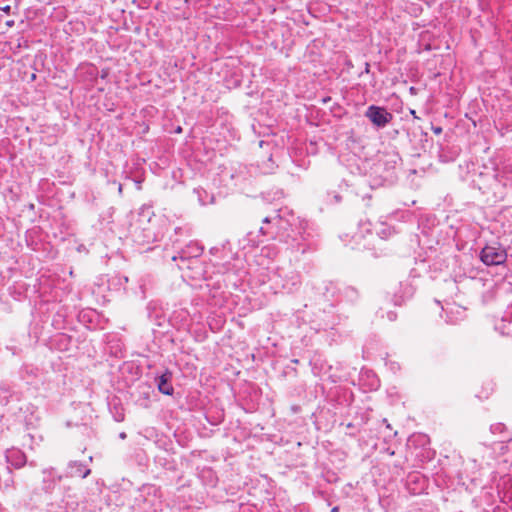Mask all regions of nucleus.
Wrapping results in <instances>:
<instances>
[{"instance_id":"10","label":"nucleus","mask_w":512,"mask_h":512,"mask_svg":"<svg viewBox=\"0 0 512 512\" xmlns=\"http://www.w3.org/2000/svg\"><path fill=\"white\" fill-rule=\"evenodd\" d=\"M342 294L348 301L351 302L356 301L359 297L358 290L353 286L344 287V289L342 290Z\"/></svg>"},{"instance_id":"17","label":"nucleus","mask_w":512,"mask_h":512,"mask_svg":"<svg viewBox=\"0 0 512 512\" xmlns=\"http://www.w3.org/2000/svg\"><path fill=\"white\" fill-rule=\"evenodd\" d=\"M365 73H369L370 72V64L368 62L365 63V70H364Z\"/></svg>"},{"instance_id":"25","label":"nucleus","mask_w":512,"mask_h":512,"mask_svg":"<svg viewBox=\"0 0 512 512\" xmlns=\"http://www.w3.org/2000/svg\"><path fill=\"white\" fill-rule=\"evenodd\" d=\"M414 90H415V88H414V87H411V88H410V91H411L412 93H414Z\"/></svg>"},{"instance_id":"5","label":"nucleus","mask_w":512,"mask_h":512,"mask_svg":"<svg viewBox=\"0 0 512 512\" xmlns=\"http://www.w3.org/2000/svg\"><path fill=\"white\" fill-rule=\"evenodd\" d=\"M203 253V247L197 242H190L184 248L178 252V256H174L172 259L175 261L179 258L182 262H185L192 258H198Z\"/></svg>"},{"instance_id":"2","label":"nucleus","mask_w":512,"mask_h":512,"mask_svg":"<svg viewBox=\"0 0 512 512\" xmlns=\"http://www.w3.org/2000/svg\"><path fill=\"white\" fill-rule=\"evenodd\" d=\"M364 115L377 128L386 127L393 119V114L386 108L376 105H370Z\"/></svg>"},{"instance_id":"9","label":"nucleus","mask_w":512,"mask_h":512,"mask_svg":"<svg viewBox=\"0 0 512 512\" xmlns=\"http://www.w3.org/2000/svg\"><path fill=\"white\" fill-rule=\"evenodd\" d=\"M490 431L493 434H503L501 442L509 441L510 437L506 435V426L503 423H495L490 426Z\"/></svg>"},{"instance_id":"16","label":"nucleus","mask_w":512,"mask_h":512,"mask_svg":"<svg viewBox=\"0 0 512 512\" xmlns=\"http://www.w3.org/2000/svg\"><path fill=\"white\" fill-rule=\"evenodd\" d=\"M433 132L435 134H441L442 133V128L441 127H433Z\"/></svg>"},{"instance_id":"4","label":"nucleus","mask_w":512,"mask_h":512,"mask_svg":"<svg viewBox=\"0 0 512 512\" xmlns=\"http://www.w3.org/2000/svg\"><path fill=\"white\" fill-rule=\"evenodd\" d=\"M390 293L392 294L391 301L394 305L400 306L413 296L414 290L410 284L400 282Z\"/></svg>"},{"instance_id":"6","label":"nucleus","mask_w":512,"mask_h":512,"mask_svg":"<svg viewBox=\"0 0 512 512\" xmlns=\"http://www.w3.org/2000/svg\"><path fill=\"white\" fill-rule=\"evenodd\" d=\"M6 460L16 469L22 468L27 462V458L24 452L16 448L7 451Z\"/></svg>"},{"instance_id":"7","label":"nucleus","mask_w":512,"mask_h":512,"mask_svg":"<svg viewBox=\"0 0 512 512\" xmlns=\"http://www.w3.org/2000/svg\"><path fill=\"white\" fill-rule=\"evenodd\" d=\"M172 373L166 370L162 375L156 378L158 390L165 395H172L174 388L171 384Z\"/></svg>"},{"instance_id":"11","label":"nucleus","mask_w":512,"mask_h":512,"mask_svg":"<svg viewBox=\"0 0 512 512\" xmlns=\"http://www.w3.org/2000/svg\"><path fill=\"white\" fill-rule=\"evenodd\" d=\"M113 414V418L117 422H122L125 419L124 409L119 405H114L113 409L111 410Z\"/></svg>"},{"instance_id":"23","label":"nucleus","mask_w":512,"mask_h":512,"mask_svg":"<svg viewBox=\"0 0 512 512\" xmlns=\"http://www.w3.org/2000/svg\"><path fill=\"white\" fill-rule=\"evenodd\" d=\"M393 317H395V314L394 313H389V318L393 319Z\"/></svg>"},{"instance_id":"24","label":"nucleus","mask_w":512,"mask_h":512,"mask_svg":"<svg viewBox=\"0 0 512 512\" xmlns=\"http://www.w3.org/2000/svg\"><path fill=\"white\" fill-rule=\"evenodd\" d=\"M61 338L64 339V340L68 339L65 335H62Z\"/></svg>"},{"instance_id":"21","label":"nucleus","mask_w":512,"mask_h":512,"mask_svg":"<svg viewBox=\"0 0 512 512\" xmlns=\"http://www.w3.org/2000/svg\"><path fill=\"white\" fill-rule=\"evenodd\" d=\"M383 423L387 425V428H389V427H390V425H389V423H388L387 419H383Z\"/></svg>"},{"instance_id":"3","label":"nucleus","mask_w":512,"mask_h":512,"mask_svg":"<svg viewBox=\"0 0 512 512\" xmlns=\"http://www.w3.org/2000/svg\"><path fill=\"white\" fill-rule=\"evenodd\" d=\"M481 261L487 265H501L505 263L507 259V253L504 249L493 246H485L480 253Z\"/></svg>"},{"instance_id":"22","label":"nucleus","mask_w":512,"mask_h":512,"mask_svg":"<svg viewBox=\"0 0 512 512\" xmlns=\"http://www.w3.org/2000/svg\"><path fill=\"white\" fill-rule=\"evenodd\" d=\"M6 24H7L8 26H12V25L14 24V22H13V21H8Z\"/></svg>"},{"instance_id":"12","label":"nucleus","mask_w":512,"mask_h":512,"mask_svg":"<svg viewBox=\"0 0 512 512\" xmlns=\"http://www.w3.org/2000/svg\"><path fill=\"white\" fill-rule=\"evenodd\" d=\"M272 222H274V223H276V224L280 223V222H281V217H280L279 215H277V216H275V217H273V218L265 217V218L263 219V223H264V224H270V223H272Z\"/></svg>"},{"instance_id":"19","label":"nucleus","mask_w":512,"mask_h":512,"mask_svg":"<svg viewBox=\"0 0 512 512\" xmlns=\"http://www.w3.org/2000/svg\"><path fill=\"white\" fill-rule=\"evenodd\" d=\"M119 437H120L121 439H125V438L127 437V435H126V433H125V432H122V433H120Z\"/></svg>"},{"instance_id":"8","label":"nucleus","mask_w":512,"mask_h":512,"mask_svg":"<svg viewBox=\"0 0 512 512\" xmlns=\"http://www.w3.org/2000/svg\"><path fill=\"white\" fill-rule=\"evenodd\" d=\"M69 470L67 475L70 477L86 478L90 474V469H87L81 462L73 461L69 463Z\"/></svg>"},{"instance_id":"20","label":"nucleus","mask_w":512,"mask_h":512,"mask_svg":"<svg viewBox=\"0 0 512 512\" xmlns=\"http://www.w3.org/2000/svg\"><path fill=\"white\" fill-rule=\"evenodd\" d=\"M339 511V507L338 506H335L332 508L331 512H338Z\"/></svg>"},{"instance_id":"1","label":"nucleus","mask_w":512,"mask_h":512,"mask_svg":"<svg viewBox=\"0 0 512 512\" xmlns=\"http://www.w3.org/2000/svg\"><path fill=\"white\" fill-rule=\"evenodd\" d=\"M130 235L135 244L144 246L157 240L155 227L150 219L139 217L130 225Z\"/></svg>"},{"instance_id":"18","label":"nucleus","mask_w":512,"mask_h":512,"mask_svg":"<svg viewBox=\"0 0 512 512\" xmlns=\"http://www.w3.org/2000/svg\"><path fill=\"white\" fill-rule=\"evenodd\" d=\"M334 199H335L336 202H340L341 201V196L340 195H335Z\"/></svg>"},{"instance_id":"13","label":"nucleus","mask_w":512,"mask_h":512,"mask_svg":"<svg viewBox=\"0 0 512 512\" xmlns=\"http://www.w3.org/2000/svg\"><path fill=\"white\" fill-rule=\"evenodd\" d=\"M239 512H256V509L251 505H241Z\"/></svg>"},{"instance_id":"14","label":"nucleus","mask_w":512,"mask_h":512,"mask_svg":"<svg viewBox=\"0 0 512 512\" xmlns=\"http://www.w3.org/2000/svg\"><path fill=\"white\" fill-rule=\"evenodd\" d=\"M260 232L263 235H271L273 237V231H271L270 229H265L264 227H261Z\"/></svg>"},{"instance_id":"15","label":"nucleus","mask_w":512,"mask_h":512,"mask_svg":"<svg viewBox=\"0 0 512 512\" xmlns=\"http://www.w3.org/2000/svg\"><path fill=\"white\" fill-rule=\"evenodd\" d=\"M0 10H2L4 13L9 14L11 11V6L6 5L4 7H1Z\"/></svg>"}]
</instances>
